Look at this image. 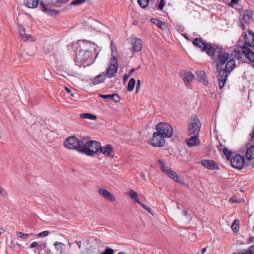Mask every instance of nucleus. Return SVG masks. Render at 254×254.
Here are the masks:
<instances>
[{"instance_id": "nucleus-36", "label": "nucleus", "mask_w": 254, "mask_h": 254, "mask_svg": "<svg viewBox=\"0 0 254 254\" xmlns=\"http://www.w3.org/2000/svg\"><path fill=\"white\" fill-rule=\"evenodd\" d=\"M80 117L82 119H87L90 120H96L97 117L96 116L90 113H83L80 115Z\"/></svg>"}, {"instance_id": "nucleus-59", "label": "nucleus", "mask_w": 254, "mask_h": 254, "mask_svg": "<svg viewBox=\"0 0 254 254\" xmlns=\"http://www.w3.org/2000/svg\"><path fill=\"white\" fill-rule=\"evenodd\" d=\"M233 254H243V252L242 251L240 252H238V253H233Z\"/></svg>"}, {"instance_id": "nucleus-48", "label": "nucleus", "mask_w": 254, "mask_h": 254, "mask_svg": "<svg viewBox=\"0 0 254 254\" xmlns=\"http://www.w3.org/2000/svg\"><path fill=\"white\" fill-rule=\"evenodd\" d=\"M189 238L191 240H194L196 239V235L194 234H190L189 235Z\"/></svg>"}, {"instance_id": "nucleus-62", "label": "nucleus", "mask_w": 254, "mask_h": 254, "mask_svg": "<svg viewBox=\"0 0 254 254\" xmlns=\"http://www.w3.org/2000/svg\"><path fill=\"white\" fill-rule=\"evenodd\" d=\"M188 212L187 211H184V213L185 215H186L187 214Z\"/></svg>"}, {"instance_id": "nucleus-21", "label": "nucleus", "mask_w": 254, "mask_h": 254, "mask_svg": "<svg viewBox=\"0 0 254 254\" xmlns=\"http://www.w3.org/2000/svg\"><path fill=\"white\" fill-rule=\"evenodd\" d=\"M246 147V157L249 160L254 159V145L248 143L247 144Z\"/></svg>"}, {"instance_id": "nucleus-35", "label": "nucleus", "mask_w": 254, "mask_h": 254, "mask_svg": "<svg viewBox=\"0 0 254 254\" xmlns=\"http://www.w3.org/2000/svg\"><path fill=\"white\" fill-rule=\"evenodd\" d=\"M129 195L131 199L133 200L134 201L138 203V202L140 201L138 198L137 193L133 190H131L129 191Z\"/></svg>"}, {"instance_id": "nucleus-28", "label": "nucleus", "mask_w": 254, "mask_h": 254, "mask_svg": "<svg viewBox=\"0 0 254 254\" xmlns=\"http://www.w3.org/2000/svg\"><path fill=\"white\" fill-rule=\"evenodd\" d=\"M24 4L28 8H34L38 5V0H24Z\"/></svg>"}, {"instance_id": "nucleus-19", "label": "nucleus", "mask_w": 254, "mask_h": 254, "mask_svg": "<svg viewBox=\"0 0 254 254\" xmlns=\"http://www.w3.org/2000/svg\"><path fill=\"white\" fill-rule=\"evenodd\" d=\"M131 43L132 45V49L133 52H139L142 49V41L137 38H133L131 39Z\"/></svg>"}, {"instance_id": "nucleus-20", "label": "nucleus", "mask_w": 254, "mask_h": 254, "mask_svg": "<svg viewBox=\"0 0 254 254\" xmlns=\"http://www.w3.org/2000/svg\"><path fill=\"white\" fill-rule=\"evenodd\" d=\"M18 30L19 36L23 41H26L28 40H30L31 41H34L35 40L34 38L31 35H27L25 33V29L23 26H19Z\"/></svg>"}, {"instance_id": "nucleus-64", "label": "nucleus", "mask_w": 254, "mask_h": 254, "mask_svg": "<svg viewBox=\"0 0 254 254\" xmlns=\"http://www.w3.org/2000/svg\"><path fill=\"white\" fill-rule=\"evenodd\" d=\"M97 57V55H95V57H94V58L95 59V58H96Z\"/></svg>"}, {"instance_id": "nucleus-17", "label": "nucleus", "mask_w": 254, "mask_h": 254, "mask_svg": "<svg viewBox=\"0 0 254 254\" xmlns=\"http://www.w3.org/2000/svg\"><path fill=\"white\" fill-rule=\"evenodd\" d=\"M201 164L203 166L209 170H214L219 169L218 166L212 160H203Z\"/></svg>"}, {"instance_id": "nucleus-30", "label": "nucleus", "mask_w": 254, "mask_h": 254, "mask_svg": "<svg viewBox=\"0 0 254 254\" xmlns=\"http://www.w3.org/2000/svg\"><path fill=\"white\" fill-rule=\"evenodd\" d=\"M253 13L250 10H245L243 12V20L246 22L249 23L252 19Z\"/></svg>"}, {"instance_id": "nucleus-5", "label": "nucleus", "mask_w": 254, "mask_h": 254, "mask_svg": "<svg viewBox=\"0 0 254 254\" xmlns=\"http://www.w3.org/2000/svg\"><path fill=\"white\" fill-rule=\"evenodd\" d=\"M64 146L69 149H76L81 151V139L79 140L74 136L68 137L64 142Z\"/></svg>"}, {"instance_id": "nucleus-44", "label": "nucleus", "mask_w": 254, "mask_h": 254, "mask_svg": "<svg viewBox=\"0 0 254 254\" xmlns=\"http://www.w3.org/2000/svg\"><path fill=\"white\" fill-rule=\"evenodd\" d=\"M86 0H73L71 1V4L73 5H79L85 1Z\"/></svg>"}, {"instance_id": "nucleus-31", "label": "nucleus", "mask_w": 254, "mask_h": 254, "mask_svg": "<svg viewBox=\"0 0 254 254\" xmlns=\"http://www.w3.org/2000/svg\"><path fill=\"white\" fill-rule=\"evenodd\" d=\"M57 253L62 254L63 253V248L65 246L64 243L59 242H56L54 244Z\"/></svg>"}, {"instance_id": "nucleus-56", "label": "nucleus", "mask_w": 254, "mask_h": 254, "mask_svg": "<svg viewBox=\"0 0 254 254\" xmlns=\"http://www.w3.org/2000/svg\"><path fill=\"white\" fill-rule=\"evenodd\" d=\"M141 177L144 180L146 181V177L143 173L141 174Z\"/></svg>"}, {"instance_id": "nucleus-54", "label": "nucleus", "mask_w": 254, "mask_h": 254, "mask_svg": "<svg viewBox=\"0 0 254 254\" xmlns=\"http://www.w3.org/2000/svg\"><path fill=\"white\" fill-rule=\"evenodd\" d=\"M206 251V248H204L201 249V254H204L205 253Z\"/></svg>"}, {"instance_id": "nucleus-63", "label": "nucleus", "mask_w": 254, "mask_h": 254, "mask_svg": "<svg viewBox=\"0 0 254 254\" xmlns=\"http://www.w3.org/2000/svg\"><path fill=\"white\" fill-rule=\"evenodd\" d=\"M118 254H125V253H122V252H120Z\"/></svg>"}, {"instance_id": "nucleus-16", "label": "nucleus", "mask_w": 254, "mask_h": 254, "mask_svg": "<svg viewBox=\"0 0 254 254\" xmlns=\"http://www.w3.org/2000/svg\"><path fill=\"white\" fill-rule=\"evenodd\" d=\"M181 77L184 80L185 85L189 88H190V83L192 82L194 78V75L190 72H187L182 73Z\"/></svg>"}, {"instance_id": "nucleus-46", "label": "nucleus", "mask_w": 254, "mask_h": 254, "mask_svg": "<svg viewBox=\"0 0 254 254\" xmlns=\"http://www.w3.org/2000/svg\"><path fill=\"white\" fill-rule=\"evenodd\" d=\"M39 246V244H38V243H37V242H32L30 244V245L29 246V248L32 249L33 248H36Z\"/></svg>"}, {"instance_id": "nucleus-52", "label": "nucleus", "mask_w": 254, "mask_h": 254, "mask_svg": "<svg viewBox=\"0 0 254 254\" xmlns=\"http://www.w3.org/2000/svg\"><path fill=\"white\" fill-rule=\"evenodd\" d=\"M239 0H231V3L232 4H236L238 3Z\"/></svg>"}, {"instance_id": "nucleus-15", "label": "nucleus", "mask_w": 254, "mask_h": 254, "mask_svg": "<svg viewBox=\"0 0 254 254\" xmlns=\"http://www.w3.org/2000/svg\"><path fill=\"white\" fill-rule=\"evenodd\" d=\"M99 152L104 154L106 157L111 156L112 158H113L114 156L113 146L111 144H107L103 147L101 146Z\"/></svg>"}, {"instance_id": "nucleus-23", "label": "nucleus", "mask_w": 254, "mask_h": 254, "mask_svg": "<svg viewBox=\"0 0 254 254\" xmlns=\"http://www.w3.org/2000/svg\"><path fill=\"white\" fill-rule=\"evenodd\" d=\"M196 79L204 85H207L208 83L206 79L205 73L204 71L199 70L196 73Z\"/></svg>"}, {"instance_id": "nucleus-1", "label": "nucleus", "mask_w": 254, "mask_h": 254, "mask_svg": "<svg viewBox=\"0 0 254 254\" xmlns=\"http://www.w3.org/2000/svg\"><path fill=\"white\" fill-rule=\"evenodd\" d=\"M208 55L216 64L217 70L221 65H223L229 58V54L222 47H215L208 50Z\"/></svg>"}, {"instance_id": "nucleus-43", "label": "nucleus", "mask_w": 254, "mask_h": 254, "mask_svg": "<svg viewBox=\"0 0 254 254\" xmlns=\"http://www.w3.org/2000/svg\"><path fill=\"white\" fill-rule=\"evenodd\" d=\"M114 250L111 248H106L105 251L103 253H100V254H113Z\"/></svg>"}, {"instance_id": "nucleus-34", "label": "nucleus", "mask_w": 254, "mask_h": 254, "mask_svg": "<svg viewBox=\"0 0 254 254\" xmlns=\"http://www.w3.org/2000/svg\"><path fill=\"white\" fill-rule=\"evenodd\" d=\"M136 81L135 79L133 78H131L129 80V82L127 84V90L129 92L132 91L134 87Z\"/></svg>"}, {"instance_id": "nucleus-51", "label": "nucleus", "mask_w": 254, "mask_h": 254, "mask_svg": "<svg viewBox=\"0 0 254 254\" xmlns=\"http://www.w3.org/2000/svg\"><path fill=\"white\" fill-rule=\"evenodd\" d=\"M75 243H76L78 245V248L79 249H80L81 248V241H75Z\"/></svg>"}, {"instance_id": "nucleus-29", "label": "nucleus", "mask_w": 254, "mask_h": 254, "mask_svg": "<svg viewBox=\"0 0 254 254\" xmlns=\"http://www.w3.org/2000/svg\"><path fill=\"white\" fill-rule=\"evenodd\" d=\"M40 6L42 8V11L47 12L49 15H53V13L55 14H58V11L56 10H52L51 9H49L47 7L46 4L44 2H41L40 3Z\"/></svg>"}, {"instance_id": "nucleus-26", "label": "nucleus", "mask_w": 254, "mask_h": 254, "mask_svg": "<svg viewBox=\"0 0 254 254\" xmlns=\"http://www.w3.org/2000/svg\"><path fill=\"white\" fill-rule=\"evenodd\" d=\"M158 130H161L162 134L166 137H170L173 133V128H156Z\"/></svg>"}, {"instance_id": "nucleus-14", "label": "nucleus", "mask_w": 254, "mask_h": 254, "mask_svg": "<svg viewBox=\"0 0 254 254\" xmlns=\"http://www.w3.org/2000/svg\"><path fill=\"white\" fill-rule=\"evenodd\" d=\"M244 34L245 46L254 47V33L251 31L248 30L247 32H244Z\"/></svg>"}, {"instance_id": "nucleus-32", "label": "nucleus", "mask_w": 254, "mask_h": 254, "mask_svg": "<svg viewBox=\"0 0 254 254\" xmlns=\"http://www.w3.org/2000/svg\"><path fill=\"white\" fill-rule=\"evenodd\" d=\"M166 4L165 0H160V1L158 0L157 2L154 5V7H153L154 9H157L159 10H162L163 7Z\"/></svg>"}, {"instance_id": "nucleus-40", "label": "nucleus", "mask_w": 254, "mask_h": 254, "mask_svg": "<svg viewBox=\"0 0 254 254\" xmlns=\"http://www.w3.org/2000/svg\"><path fill=\"white\" fill-rule=\"evenodd\" d=\"M244 254H254V245L250 247L247 250H242Z\"/></svg>"}, {"instance_id": "nucleus-41", "label": "nucleus", "mask_w": 254, "mask_h": 254, "mask_svg": "<svg viewBox=\"0 0 254 254\" xmlns=\"http://www.w3.org/2000/svg\"><path fill=\"white\" fill-rule=\"evenodd\" d=\"M138 204L140 205L144 209L146 210L150 214L153 215L152 209L147 206L146 205L144 204L142 202L139 201L138 202Z\"/></svg>"}, {"instance_id": "nucleus-18", "label": "nucleus", "mask_w": 254, "mask_h": 254, "mask_svg": "<svg viewBox=\"0 0 254 254\" xmlns=\"http://www.w3.org/2000/svg\"><path fill=\"white\" fill-rule=\"evenodd\" d=\"M189 127H201V124L198 117L196 115H192L188 120Z\"/></svg>"}, {"instance_id": "nucleus-37", "label": "nucleus", "mask_w": 254, "mask_h": 254, "mask_svg": "<svg viewBox=\"0 0 254 254\" xmlns=\"http://www.w3.org/2000/svg\"><path fill=\"white\" fill-rule=\"evenodd\" d=\"M231 228L235 233L237 232L239 229V221L238 219L234 220L231 225Z\"/></svg>"}, {"instance_id": "nucleus-3", "label": "nucleus", "mask_w": 254, "mask_h": 254, "mask_svg": "<svg viewBox=\"0 0 254 254\" xmlns=\"http://www.w3.org/2000/svg\"><path fill=\"white\" fill-rule=\"evenodd\" d=\"M235 61L233 59H231L227 61L225 69H220L219 70L218 75V81L220 89H222L225 85L227 79V73L230 72L235 67Z\"/></svg>"}, {"instance_id": "nucleus-4", "label": "nucleus", "mask_w": 254, "mask_h": 254, "mask_svg": "<svg viewBox=\"0 0 254 254\" xmlns=\"http://www.w3.org/2000/svg\"><path fill=\"white\" fill-rule=\"evenodd\" d=\"M94 55L95 53L93 51H78L76 55V61L80 63L81 64H83L84 66L89 65L95 62Z\"/></svg>"}, {"instance_id": "nucleus-53", "label": "nucleus", "mask_w": 254, "mask_h": 254, "mask_svg": "<svg viewBox=\"0 0 254 254\" xmlns=\"http://www.w3.org/2000/svg\"><path fill=\"white\" fill-rule=\"evenodd\" d=\"M140 83H141V81H140V80L138 79V80H137V84H136V87H138V88H140Z\"/></svg>"}, {"instance_id": "nucleus-47", "label": "nucleus", "mask_w": 254, "mask_h": 254, "mask_svg": "<svg viewBox=\"0 0 254 254\" xmlns=\"http://www.w3.org/2000/svg\"><path fill=\"white\" fill-rule=\"evenodd\" d=\"M250 136H251L250 141H254V128L253 131L250 134Z\"/></svg>"}, {"instance_id": "nucleus-22", "label": "nucleus", "mask_w": 254, "mask_h": 254, "mask_svg": "<svg viewBox=\"0 0 254 254\" xmlns=\"http://www.w3.org/2000/svg\"><path fill=\"white\" fill-rule=\"evenodd\" d=\"M243 53L246 55V57L252 62H254V52H253L247 46H243Z\"/></svg>"}, {"instance_id": "nucleus-60", "label": "nucleus", "mask_w": 254, "mask_h": 254, "mask_svg": "<svg viewBox=\"0 0 254 254\" xmlns=\"http://www.w3.org/2000/svg\"><path fill=\"white\" fill-rule=\"evenodd\" d=\"M139 88H138L137 87H136V90H135L136 93H137L138 91H139Z\"/></svg>"}, {"instance_id": "nucleus-10", "label": "nucleus", "mask_w": 254, "mask_h": 254, "mask_svg": "<svg viewBox=\"0 0 254 254\" xmlns=\"http://www.w3.org/2000/svg\"><path fill=\"white\" fill-rule=\"evenodd\" d=\"M192 43L195 47L200 48L202 52H205L208 55V50L214 47L212 44H208L200 38L193 39Z\"/></svg>"}, {"instance_id": "nucleus-6", "label": "nucleus", "mask_w": 254, "mask_h": 254, "mask_svg": "<svg viewBox=\"0 0 254 254\" xmlns=\"http://www.w3.org/2000/svg\"><path fill=\"white\" fill-rule=\"evenodd\" d=\"M199 129L200 128H190L189 129L188 134L192 135L190 138L186 139L185 140V142L189 147L196 146L200 143L199 139L197 137Z\"/></svg>"}, {"instance_id": "nucleus-42", "label": "nucleus", "mask_w": 254, "mask_h": 254, "mask_svg": "<svg viewBox=\"0 0 254 254\" xmlns=\"http://www.w3.org/2000/svg\"><path fill=\"white\" fill-rule=\"evenodd\" d=\"M156 127H172L171 125L168 124L166 123L160 122L157 124Z\"/></svg>"}, {"instance_id": "nucleus-55", "label": "nucleus", "mask_w": 254, "mask_h": 254, "mask_svg": "<svg viewBox=\"0 0 254 254\" xmlns=\"http://www.w3.org/2000/svg\"><path fill=\"white\" fill-rule=\"evenodd\" d=\"M65 90L66 92L68 93H69L71 92V90L68 87H65Z\"/></svg>"}, {"instance_id": "nucleus-13", "label": "nucleus", "mask_w": 254, "mask_h": 254, "mask_svg": "<svg viewBox=\"0 0 254 254\" xmlns=\"http://www.w3.org/2000/svg\"><path fill=\"white\" fill-rule=\"evenodd\" d=\"M95 45L94 43H91V42L87 41H82L79 45L78 48V51H93L94 52L95 48L93 47V46Z\"/></svg>"}, {"instance_id": "nucleus-7", "label": "nucleus", "mask_w": 254, "mask_h": 254, "mask_svg": "<svg viewBox=\"0 0 254 254\" xmlns=\"http://www.w3.org/2000/svg\"><path fill=\"white\" fill-rule=\"evenodd\" d=\"M165 136L162 134L161 130H158L153 133V137L149 143L154 147H161L165 144Z\"/></svg>"}, {"instance_id": "nucleus-49", "label": "nucleus", "mask_w": 254, "mask_h": 254, "mask_svg": "<svg viewBox=\"0 0 254 254\" xmlns=\"http://www.w3.org/2000/svg\"><path fill=\"white\" fill-rule=\"evenodd\" d=\"M5 193L6 192L5 190L3 188L0 187V194L4 195Z\"/></svg>"}, {"instance_id": "nucleus-9", "label": "nucleus", "mask_w": 254, "mask_h": 254, "mask_svg": "<svg viewBox=\"0 0 254 254\" xmlns=\"http://www.w3.org/2000/svg\"><path fill=\"white\" fill-rule=\"evenodd\" d=\"M159 163L161 165V170L167 175L171 178L173 179V180L178 183H181V180H179V177L177 175V173L173 171L171 169L169 168L168 167L165 165V164L164 161L159 160L158 161Z\"/></svg>"}, {"instance_id": "nucleus-39", "label": "nucleus", "mask_w": 254, "mask_h": 254, "mask_svg": "<svg viewBox=\"0 0 254 254\" xmlns=\"http://www.w3.org/2000/svg\"><path fill=\"white\" fill-rule=\"evenodd\" d=\"M32 233L30 234H26L24 233L21 232H17V236L18 237L23 239H26L29 236L32 235Z\"/></svg>"}, {"instance_id": "nucleus-25", "label": "nucleus", "mask_w": 254, "mask_h": 254, "mask_svg": "<svg viewBox=\"0 0 254 254\" xmlns=\"http://www.w3.org/2000/svg\"><path fill=\"white\" fill-rule=\"evenodd\" d=\"M106 74L105 72H103L101 74L97 75L92 79V83L94 85H97L99 83H103L106 79Z\"/></svg>"}, {"instance_id": "nucleus-12", "label": "nucleus", "mask_w": 254, "mask_h": 254, "mask_svg": "<svg viewBox=\"0 0 254 254\" xmlns=\"http://www.w3.org/2000/svg\"><path fill=\"white\" fill-rule=\"evenodd\" d=\"M98 192L104 198L111 202H114L116 201V197L105 189L100 188L98 190Z\"/></svg>"}, {"instance_id": "nucleus-33", "label": "nucleus", "mask_w": 254, "mask_h": 254, "mask_svg": "<svg viewBox=\"0 0 254 254\" xmlns=\"http://www.w3.org/2000/svg\"><path fill=\"white\" fill-rule=\"evenodd\" d=\"M151 21L161 29H164L166 27L165 23L160 20L154 18L152 19Z\"/></svg>"}, {"instance_id": "nucleus-58", "label": "nucleus", "mask_w": 254, "mask_h": 254, "mask_svg": "<svg viewBox=\"0 0 254 254\" xmlns=\"http://www.w3.org/2000/svg\"><path fill=\"white\" fill-rule=\"evenodd\" d=\"M135 68H132L131 69V70H130L129 71V74H130L131 73H133L135 70Z\"/></svg>"}, {"instance_id": "nucleus-61", "label": "nucleus", "mask_w": 254, "mask_h": 254, "mask_svg": "<svg viewBox=\"0 0 254 254\" xmlns=\"http://www.w3.org/2000/svg\"><path fill=\"white\" fill-rule=\"evenodd\" d=\"M127 78H128V76H126V75H124V78L125 80H126Z\"/></svg>"}, {"instance_id": "nucleus-50", "label": "nucleus", "mask_w": 254, "mask_h": 254, "mask_svg": "<svg viewBox=\"0 0 254 254\" xmlns=\"http://www.w3.org/2000/svg\"><path fill=\"white\" fill-rule=\"evenodd\" d=\"M229 202L231 203H236L237 202V200H236L235 198L234 197H231L229 199Z\"/></svg>"}, {"instance_id": "nucleus-8", "label": "nucleus", "mask_w": 254, "mask_h": 254, "mask_svg": "<svg viewBox=\"0 0 254 254\" xmlns=\"http://www.w3.org/2000/svg\"><path fill=\"white\" fill-rule=\"evenodd\" d=\"M231 165L234 168L240 170L242 169L245 165V159L243 156L240 154L232 155L229 159Z\"/></svg>"}, {"instance_id": "nucleus-38", "label": "nucleus", "mask_w": 254, "mask_h": 254, "mask_svg": "<svg viewBox=\"0 0 254 254\" xmlns=\"http://www.w3.org/2000/svg\"><path fill=\"white\" fill-rule=\"evenodd\" d=\"M137 2L140 7L145 8L148 5L149 0H137Z\"/></svg>"}, {"instance_id": "nucleus-45", "label": "nucleus", "mask_w": 254, "mask_h": 254, "mask_svg": "<svg viewBox=\"0 0 254 254\" xmlns=\"http://www.w3.org/2000/svg\"><path fill=\"white\" fill-rule=\"evenodd\" d=\"M49 234V232L48 231H43L37 235V236L39 237H46Z\"/></svg>"}, {"instance_id": "nucleus-24", "label": "nucleus", "mask_w": 254, "mask_h": 254, "mask_svg": "<svg viewBox=\"0 0 254 254\" xmlns=\"http://www.w3.org/2000/svg\"><path fill=\"white\" fill-rule=\"evenodd\" d=\"M100 97L106 100H110L112 99L115 102L118 103L120 101L121 98L117 93H114L113 94L110 95H100Z\"/></svg>"}, {"instance_id": "nucleus-2", "label": "nucleus", "mask_w": 254, "mask_h": 254, "mask_svg": "<svg viewBox=\"0 0 254 254\" xmlns=\"http://www.w3.org/2000/svg\"><path fill=\"white\" fill-rule=\"evenodd\" d=\"M81 152L91 156H93L94 153L99 152L101 149V143L99 142L91 140L87 136L81 138Z\"/></svg>"}, {"instance_id": "nucleus-27", "label": "nucleus", "mask_w": 254, "mask_h": 254, "mask_svg": "<svg viewBox=\"0 0 254 254\" xmlns=\"http://www.w3.org/2000/svg\"><path fill=\"white\" fill-rule=\"evenodd\" d=\"M218 149L219 151H222L223 154L226 156L227 159H229L230 157L232 156V152L229 150L226 147L223 146L222 144H219L217 146Z\"/></svg>"}, {"instance_id": "nucleus-57", "label": "nucleus", "mask_w": 254, "mask_h": 254, "mask_svg": "<svg viewBox=\"0 0 254 254\" xmlns=\"http://www.w3.org/2000/svg\"><path fill=\"white\" fill-rule=\"evenodd\" d=\"M241 27H242V28L243 29V30H245L246 29V26L243 23H241Z\"/></svg>"}, {"instance_id": "nucleus-11", "label": "nucleus", "mask_w": 254, "mask_h": 254, "mask_svg": "<svg viewBox=\"0 0 254 254\" xmlns=\"http://www.w3.org/2000/svg\"><path fill=\"white\" fill-rule=\"evenodd\" d=\"M118 69V60L116 57H113L111 59V63L109 67L107 69L106 77L110 78L116 76V74Z\"/></svg>"}]
</instances>
